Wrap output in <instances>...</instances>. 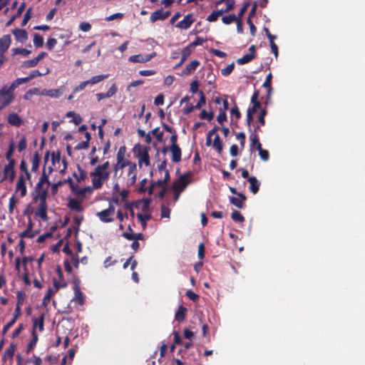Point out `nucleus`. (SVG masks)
I'll use <instances>...</instances> for the list:
<instances>
[{"label": "nucleus", "mask_w": 365, "mask_h": 365, "mask_svg": "<svg viewBox=\"0 0 365 365\" xmlns=\"http://www.w3.org/2000/svg\"><path fill=\"white\" fill-rule=\"evenodd\" d=\"M44 318L45 314H41L38 318L34 319L33 329L32 330L36 331L38 327L40 331H42L44 329Z\"/></svg>", "instance_id": "25"}, {"label": "nucleus", "mask_w": 365, "mask_h": 365, "mask_svg": "<svg viewBox=\"0 0 365 365\" xmlns=\"http://www.w3.org/2000/svg\"><path fill=\"white\" fill-rule=\"evenodd\" d=\"M15 163V160H11L10 162L5 165L3 171L4 176L1 181L6 180H9L10 182L14 181L16 175L14 170Z\"/></svg>", "instance_id": "6"}, {"label": "nucleus", "mask_w": 365, "mask_h": 365, "mask_svg": "<svg viewBox=\"0 0 365 365\" xmlns=\"http://www.w3.org/2000/svg\"><path fill=\"white\" fill-rule=\"evenodd\" d=\"M38 63V60L36 58H34L31 60L25 61L23 63V66L25 68H31V67L36 66Z\"/></svg>", "instance_id": "60"}, {"label": "nucleus", "mask_w": 365, "mask_h": 365, "mask_svg": "<svg viewBox=\"0 0 365 365\" xmlns=\"http://www.w3.org/2000/svg\"><path fill=\"white\" fill-rule=\"evenodd\" d=\"M191 173L187 172L182 174L179 179L173 182V189L175 192H180L185 190L187 185L190 183L188 178L190 177Z\"/></svg>", "instance_id": "4"}, {"label": "nucleus", "mask_w": 365, "mask_h": 365, "mask_svg": "<svg viewBox=\"0 0 365 365\" xmlns=\"http://www.w3.org/2000/svg\"><path fill=\"white\" fill-rule=\"evenodd\" d=\"M78 170L79 172V175H78L76 173H73V177L76 179L77 181L80 182L81 180H84L87 178L86 172L81 168V167L78 165Z\"/></svg>", "instance_id": "39"}, {"label": "nucleus", "mask_w": 365, "mask_h": 365, "mask_svg": "<svg viewBox=\"0 0 365 365\" xmlns=\"http://www.w3.org/2000/svg\"><path fill=\"white\" fill-rule=\"evenodd\" d=\"M41 161V157L38 155V152H36L32 158V167L31 171L36 172L39 168V163Z\"/></svg>", "instance_id": "33"}, {"label": "nucleus", "mask_w": 365, "mask_h": 365, "mask_svg": "<svg viewBox=\"0 0 365 365\" xmlns=\"http://www.w3.org/2000/svg\"><path fill=\"white\" fill-rule=\"evenodd\" d=\"M50 185V182L47 175L43 170V173L37 182L34 191L31 194H38L42 191H46V195H48V185Z\"/></svg>", "instance_id": "5"}, {"label": "nucleus", "mask_w": 365, "mask_h": 365, "mask_svg": "<svg viewBox=\"0 0 365 365\" xmlns=\"http://www.w3.org/2000/svg\"><path fill=\"white\" fill-rule=\"evenodd\" d=\"M248 182H250V187L249 189L251 192H252L254 195L257 193V192L259 190L260 182L255 176H251L248 178Z\"/></svg>", "instance_id": "20"}, {"label": "nucleus", "mask_w": 365, "mask_h": 365, "mask_svg": "<svg viewBox=\"0 0 365 365\" xmlns=\"http://www.w3.org/2000/svg\"><path fill=\"white\" fill-rule=\"evenodd\" d=\"M231 218L233 221L237 222H243L245 219L244 216L237 210H234L231 214Z\"/></svg>", "instance_id": "41"}, {"label": "nucleus", "mask_w": 365, "mask_h": 365, "mask_svg": "<svg viewBox=\"0 0 365 365\" xmlns=\"http://www.w3.org/2000/svg\"><path fill=\"white\" fill-rule=\"evenodd\" d=\"M68 207L72 210L77 212H82L83 210V207L81 205V202L76 200V199H70L68 203Z\"/></svg>", "instance_id": "28"}, {"label": "nucleus", "mask_w": 365, "mask_h": 365, "mask_svg": "<svg viewBox=\"0 0 365 365\" xmlns=\"http://www.w3.org/2000/svg\"><path fill=\"white\" fill-rule=\"evenodd\" d=\"M156 56L155 52H153L150 54H137L130 56L128 58V61L133 63H145L151 60Z\"/></svg>", "instance_id": "9"}, {"label": "nucleus", "mask_w": 365, "mask_h": 365, "mask_svg": "<svg viewBox=\"0 0 365 365\" xmlns=\"http://www.w3.org/2000/svg\"><path fill=\"white\" fill-rule=\"evenodd\" d=\"M191 48L192 47L190 45L182 48L181 51V58L182 59V61H185L186 59L190 56L192 53Z\"/></svg>", "instance_id": "48"}, {"label": "nucleus", "mask_w": 365, "mask_h": 365, "mask_svg": "<svg viewBox=\"0 0 365 365\" xmlns=\"http://www.w3.org/2000/svg\"><path fill=\"white\" fill-rule=\"evenodd\" d=\"M170 14L171 12L170 11H164L163 9L161 8L151 14L150 16V20L153 23L159 20L163 21L166 19L168 16H170Z\"/></svg>", "instance_id": "8"}, {"label": "nucleus", "mask_w": 365, "mask_h": 365, "mask_svg": "<svg viewBox=\"0 0 365 365\" xmlns=\"http://www.w3.org/2000/svg\"><path fill=\"white\" fill-rule=\"evenodd\" d=\"M259 97V91H255L251 98V103L252 106L251 107H249L247 109V113L251 115H254L257 110L259 109L261 107V103L258 101Z\"/></svg>", "instance_id": "13"}, {"label": "nucleus", "mask_w": 365, "mask_h": 365, "mask_svg": "<svg viewBox=\"0 0 365 365\" xmlns=\"http://www.w3.org/2000/svg\"><path fill=\"white\" fill-rule=\"evenodd\" d=\"M187 309L186 307L180 305L175 313V319L176 321L181 322L185 320Z\"/></svg>", "instance_id": "26"}, {"label": "nucleus", "mask_w": 365, "mask_h": 365, "mask_svg": "<svg viewBox=\"0 0 365 365\" xmlns=\"http://www.w3.org/2000/svg\"><path fill=\"white\" fill-rule=\"evenodd\" d=\"M255 58V55L252 53H247L244 55L242 58H240L237 60V63L240 65H243L250 62L252 60Z\"/></svg>", "instance_id": "36"}, {"label": "nucleus", "mask_w": 365, "mask_h": 365, "mask_svg": "<svg viewBox=\"0 0 365 365\" xmlns=\"http://www.w3.org/2000/svg\"><path fill=\"white\" fill-rule=\"evenodd\" d=\"M133 150L138 158V165L140 168L142 167L143 163L146 166L150 165L149 147L141 145L138 143L134 146Z\"/></svg>", "instance_id": "3"}, {"label": "nucleus", "mask_w": 365, "mask_h": 365, "mask_svg": "<svg viewBox=\"0 0 365 365\" xmlns=\"http://www.w3.org/2000/svg\"><path fill=\"white\" fill-rule=\"evenodd\" d=\"M170 150L172 153V160L174 163H179L181 160L182 151L178 146L170 147Z\"/></svg>", "instance_id": "21"}, {"label": "nucleus", "mask_w": 365, "mask_h": 365, "mask_svg": "<svg viewBox=\"0 0 365 365\" xmlns=\"http://www.w3.org/2000/svg\"><path fill=\"white\" fill-rule=\"evenodd\" d=\"M30 81V78L26 76L24 78H18L15 81H14L9 86L14 91L15 89L20 85L23 83H26Z\"/></svg>", "instance_id": "31"}, {"label": "nucleus", "mask_w": 365, "mask_h": 365, "mask_svg": "<svg viewBox=\"0 0 365 365\" xmlns=\"http://www.w3.org/2000/svg\"><path fill=\"white\" fill-rule=\"evenodd\" d=\"M26 138L23 136L18 143V150L19 152L24 150L26 148Z\"/></svg>", "instance_id": "63"}, {"label": "nucleus", "mask_w": 365, "mask_h": 365, "mask_svg": "<svg viewBox=\"0 0 365 365\" xmlns=\"http://www.w3.org/2000/svg\"><path fill=\"white\" fill-rule=\"evenodd\" d=\"M25 294L22 291H18L16 293V307H21L24 304Z\"/></svg>", "instance_id": "54"}, {"label": "nucleus", "mask_w": 365, "mask_h": 365, "mask_svg": "<svg viewBox=\"0 0 365 365\" xmlns=\"http://www.w3.org/2000/svg\"><path fill=\"white\" fill-rule=\"evenodd\" d=\"M222 15V11H213L210 15L207 16L206 20L209 22H214Z\"/></svg>", "instance_id": "46"}, {"label": "nucleus", "mask_w": 365, "mask_h": 365, "mask_svg": "<svg viewBox=\"0 0 365 365\" xmlns=\"http://www.w3.org/2000/svg\"><path fill=\"white\" fill-rule=\"evenodd\" d=\"M32 339L29 341L28 346H27V350L26 352L29 353L31 349H34V347L36 346L37 341H38V334H36V331L34 330H32Z\"/></svg>", "instance_id": "35"}, {"label": "nucleus", "mask_w": 365, "mask_h": 365, "mask_svg": "<svg viewBox=\"0 0 365 365\" xmlns=\"http://www.w3.org/2000/svg\"><path fill=\"white\" fill-rule=\"evenodd\" d=\"M115 212V207L113 205H109L107 209L101 210L97 213L99 220L103 222H111L113 218L111 217Z\"/></svg>", "instance_id": "7"}, {"label": "nucleus", "mask_w": 365, "mask_h": 365, "mask_svg": "<svg viewBox=\"0 0 365 365\" xmlns=\"http://www.w3.org/2000/svg\"><path fill=\"white\" fill-rule=\"evenodd\" d=\"M12 34L17 41L22 43L25 42L28 38V34L24 29H14L12 30Z\"/></svg>", "instance_id": "18"}, {"label": "nucleus", "mask_w": 365, "mask_h": 365, "mask_svg": "<svg viewBox=\"0 0 365 365\" xmlns=\"http://www.w3.org/2000/svg\"><path fill=\"white\" fill-rule=\"evenodd\" d=\"M239 197L231 196L230 197V202L231 204L238 208H242L244 207V202L247 200L246 196L242 193H238Z\"/></svg>", "instance_id": "15"}, {"label": "nucleus", "mask_w": 365, "mask_h": 365, "mask_svg": "<svg viewBox=\"0 0 365 365\" xmlns=\"http://www.w3.org/2000/svg\"><path fill=\"white\" fill-rule=\"evenodd\" d=\"M207 41L206 38H204L200 36H197L195 38V41L190 43L189 45L192 48L197 46L202 45Z\"/></svg>", "instance_id": "59"}, {"label": "nucleus", "mask_w": 365, "mask_h": 365, "mask_svg": "<svg viewBox=\"0 0 365 365\" xmlns=\"http://www.w3.org/2000/svg\"><path fill=\"white\" fill-rule=\"evenodd\" d=\"M212 147L217 150V152L219 154L222 153L223 150V145L218 134H216V135L215 136L212 143Z\"/></svg>", "instance_id": "30"}, {"label": "nucleus", "mask_w": 365, "mask_h": 365, "mask_svg": "<svg viewBox=\"0 0 365 365\" xmlns=\"http://www.w3.org/2000/svg\"><path fill=\"white\" fill-rule=\"evenodd\" d=\"M128 185H134L136 182L137 178V165L135 163L132 162L130 165L128 166Z\"/></svg>", "instance_id": "12"}, {"label": "nucleus", "mask_w": 365, "mask_h": 365, "mask_svg": "<svg viewBox=\"0 0 365 365\" xmlns=\"http://www.w3.org/2000/svg\"><path fill=\"white\" fill-rule=\"evenodd\" d=\"M122 236L124 238H125L126 240H128L138 241V240H144V235L141 232H139V233H130V232H123L122 234Z\"/></svg>", "instance_id": "27"}, {"label": "nucleus", "mask_w": 365, "mask_h": 365, "mask_svg": "<svg viewBox=\"0 0 365 365\" xmlns=\"http://www.w3.org/2000/svg\"><path fill=\"white\" fill-rule=\"evenodd\" d=\"M126 148L125 145L120 146L117 153L116 159L118 161H122L124 159Z\"/></svg>", "instance_id": "58"}, {"label": "nucleus", "mask_w": 365, "mask_h": 365, "mask_svg": "<svg viewBox=\"0 0 365 365\" xmlns=\"http://www.w3.org/2000/svg\"><path fill=\"white\" fill-rule=\"evenodd\" d=\"M54 293H55V291L53 289L49 288L48 289L47 293L44 296L43 301H42V305L43 307L48 306V304L50 303L51 298L52 295L54 294Z\"/></svg>", "instance_id": "37"}, {"label": "nucleus", "mask_w": 365, "mask_h": 365, "mask_svg": "<svg viewBox=\"0 0 365 365\" xmlns=\"http://www.w3.org/2000/svg\"><path fill=\"white\" fill-rule=\"evenodd\" d=\"M109 162L106 161L101 165H98L94 170L91 173L92 185L94 189L101 188L103 182L109 178Z\"/></svg>", "instance_id": "1"}, {"label": "nucleus", "mask_w": 365, "mask_h": 365, "mask_svg": "<svg viewBox=\"0 0 365 365\" xmlns=\"http://www.w3.org/2000/svg\"><path fill=\"white\" fill-rule=\"evenodd\" d=\"M151 133L155 136L158 142H161L163 140V131H160L159 128H155L152 130Z\"/></svg>", "instance_id": "56"}, {"label": "nucleus", "mask_w": 365, "mask_h": 365, "mask_svg": "<svg viewBox=\"0 0 365 365\" xmlns=\"http://www.w3.org/2000/svg\"><path fill=\"white\" fill-rule=\"evenodd\" d=\"M11 43L10 35H4L0 38V57L3 58H7L4 53L9 48Z\"/></svg>", "instance_id": "10"}, {"label": "nucleus", "mask_w": 365, "mask_h": 365, "mask_svg": "<svg viewBox=\"0 0 365 365\" xmlns=\"http://www.w3.org/2000/svg\"><path fill=\"white\" fill-rule=\"evenodd\" d=\"M11 51H12L13 55L21 54L25 56H28L31 52L30 50H28L26 48H13L11 50Z\"/></svg>", "instance_id": "52"}, {"label": "nucleus", "mask_w": 365, "mask_h": 365, "mask_svg": "<svg viewBox=\"0 0 365 365\" xmlns=\"http://www.w3.org/2000/svg\"><path fill=\"white\" fill-rule=\"evenodd\" d=\"M18 202V200L16 198L15 195H13L10 198H9V212L10 214H13L14 212V210L16 207V203Z\"/></svg>", "instance_id": "49"}, {"label": "nucleus", "mask_w": 365, "mask_h": 365, "mask_svg": "<svg viewBox=\"0 0 365 365\" xmlns=\"http://www.w3.org/2000/svg\"><path fill=\"white\" fill-rule=\"evenodd\" d=\"M131 163L132 162L128 160L123 159L122 161L120 162L118 161V160H117V163L114 166V170L115 171H118V170H122L127 166L128 167Z\"/></svg>", "instance_id": "40"}, {"label": "nucleus", "mask_w": 365, "mask_h": 365, "mask_svg": "<svg viewBox=\"0 0 365 365\" xmlns=\"http://www.w3.org/2000/svg\"><path fill=\"white\" fill-rule=\"evenodd\" d=\"M227 118L226 112H225V111H219V114L217 116V122L220 124L222 125L224 123V122L227 121Z\"/></svg>", "instance_id": "62"}, {"label": "nucleus", "mask_w": 365, "mask_h": 365, "mask_svg": "<svg viewBox=\"0 0 365 365\" xmlns=\"http://www.w3.org/2000/svg\"><path fill=\"white\" fill-rule=\"evenodd\" d=\"M34 44L36 48L42 47L43 45V38L38 34H35L34 36Z\"/></svg>", "instance_id": "44"}, {"label": "nucleus", "mask_w": 365, "mask_h": 365, "mask_svg": "<svg viewBox=\"0 0 365 365\" xmlns=\"http://www.w3.org/2000/svg\"><path fill=\"white\" fill-rule=\"evenodd\" d=\"M257 150L259 151V155L262 160L267 161L269 160V153L268 150H264L262 148L261 143H259Z\"/></svg>", "instance_id": "38"}, {"label": "nucleus", "mask_w": 365, "mask_h": 365, "mask_svg": "<svg viewBox=\"0 0 365 365\" xmlns=\"http://www.w3.org/2000/svg\"><path fill=\"white\" fill-rule=\"evenodd\" d=\"M234 68H235V63H234V62H232L230 64H229L227 66H226L225 68L221 69V73L224 76H227L233 71Z\"/></svg>", "instance_id": "51"}, {"label": "nucleus", "mask_w": 365, "mask_h": 365, "mask_svg": "<svg viewBox=\"0 0 365 365\" xmlns=\"http://www.w3.org/2000/svg\"><path fill=\"white\" fill-rule=\"evenodd\" d=\"M194 21L193 15L188 14L184 16L182 20L176 24V27L180 29H187L190 27Z\"/></svg>", "instance_id": "14"}, {"label": "nucleus", "mask_w": 365, "mask_h": 365, "mask_svg": "<svg viewBox=\"0 0 365 365\" xmlns=\"http://www.w3.org/2000/svg\"><path fill=\"white\" fill-rule=\"evenodd\" d=\"M74 294L75 297L73 298V300H76L78 302V303L81 305L84 304V299L83 296V293L80 290V288L78 286H75L74 287Z\"/></svg>", "instance_id": "32"}, {"label": "nucleus", "mask_w": 365, "mask_h": 365, "mask_svg": "<svg viewBox=\"0 0 365 365\" xmlns=\"http://www.w3.org/2000/svg\"><path fill=\"white\" fill-rule=\"evenodd\" d=\"M16 350V345L11 344L8 348H6L4 352V359H12Z\"/></svg>", "instance_id": "29"}, {"label": "nucleus", "mask_w": 365, "mask_h": 365, "mask_svg": "<svg viewBox=\"0 0 365 365\" xmlns=\"http://www.w3.org/2000/svg\"><path fill=\"white\" fill-rule=\"evenodd\" d=\"M20 192V197H24L26 195L27 188L26 185L25 178L23 175H19L15 187V193Z\"/></svg>", "instance_id": "11"}, {"label": "nucleus", "mask_w": 365, "mask_h": 365, "mask_svg": "<svg viewBox=\"0 0 365 365\" xmlns=\"http://www.w3.org/2000/svg\"><path fill=\"white\" fill-rule=\"evenodd\" d=\"M108 77V75H98L93 76L90 80H88L89 84L93 85L96 84L103 80L106 79Z\"/></svg>", "instance_id": "43"}, {"label": "nucleus", "mask_w": 365, "mask_h": 365, "mask_svg": "<svg viewBox=\"0 0 365 365\" xmlns=\"http://www.w3.org/2000/svg\"><path fill=\"white\" fill-rule=\"evenodd\" d=\"M260 130V127L259 125H257L254 132L251 133L250 136V147L251 148H254L255 147H256V149L258 150V145L259 143H260L259 142V136L257 133V131Z\"/></svg>", "instance_id": "22"}, {"label": "nucleus", "mask_w": 365, "mask_h": 365, "mask_svg": "<svg viewBox=\"0 0 365 365\" xmlns=\"http://www.w3.org/2000/svg\"><path fill=\"white\" fill-rule=\"evenodd\" d=\"M65 183H68L71 188L73 187V182L72 179L71 178H68L66 180H59L58 182L53 183L51 185V193L55 195L58 191V187L61 186V185H63Z\"/></svg>", "instance_id": "24"}, {"label": "nucleus", "mask_w": 365, "mask_h": 365, "mask_svg": "<svg viewBox=\"0 0 365 365\" xmlns=\"http://www.w3.org/2000/svg\"><path fill=\"white\" fill-rule=\"evenodd\" d=\"M36 232H33L31 230L26 229L24 231L19 233V236L21 239L23 238H33L36 235Z\"/></svg>", "instance_id": "53"}, {"label": "nucleus", "mask_w": 365, "mask_h": 365, "mask_svg": "<svg viewBox=\"0 0 365 365\" xmlns=\"http://www.w3.org/2000/svg\"><path fill=\"white\" fill-rule=\"evenodd\" d=\"M137 217H138V220L140 222L143 228L145 230L147 226V221L150 220L152 217H151L150 214L143 215L141 213H138L137 215Z\"/></svg>", "instance_id": "34"}, {"label": "nucleus", "mask_w": 365, "mask_h": 365, "mask_svg": "<svg viewBox=\"0 0 365 365\" xmlns=\"http://www.w3.org/2000/svg\"><path fill=\"white\" fill-rule=\"evenodd\" d=\"M200 65L198 60H193L190 62L186 67L182 71V75L187 76L194 72Z\"/></svg>", "instance_id": "19"}, {"label": "nucleus", "mask_w": 365, "mask_h": 365, "mask_svg": "<svg viewBox=\"0 0 365 365\" xmlns=\"http://www.w3.org/2000/svg\"><path fill=\"white\" fill-rule=\"evenodd\" d=\"M185 295L194 302H197L200 299V296L191 289L187 290Z\"/></svg>", "instance_id": "57"}, {"label": "nucleus", "mask_w": 365, "mask_h": 365, "mask_svg": "<svg viewBox=\"0 0 365 365\" xmlns=\"http://www.w3.org/2000/svg\"><path fill=\"white\" fill-rule=\"evenodd\" d=\"M250 3L249 1H245L242 8L240 9V11L238 12L237 15H236L237 16V19H241L242 20V16H244V14H245V12L247 11L248 7L250 6Z\"/></svg>", "instance_id": "47"}, {"label": "nucleus", "mask_w": 365, "mask_h": 365, "mask_svg": "<svg viewBox=\"0 0 365 365\" xmlns=\"http://www.w3.org/2000/svg\"><path fill=\"white\" fill-rule=\"evenodd\" d=\"M14 149H15L14 143L13 142H11L9 144V149L6 153V158L9 161V163L10 162L11 160H14L12 158V155L14 152Z\"/></svg>", "instance_id": "50"}, {"label": "nucleus", "mask_w": 365, "mask_h": 365, "mask_svg": "<svg viewBox=\"0 0 365 365\" xmlns=\"http://www.w3.org/2000/svg\"><path fill=\"white\" fill-rule=\"evenodd\" d=\"M7 121L8 123L16 127L21 126L24 123L23 120L16 113H9L7 117Z\"/></svg>", "instance_id": "17"}, {"label": "nucleus", "mask_w": 365, "mask_h": 365, "mask_svg": "<svg viewBox=\"0 0 365 365\" xmlns=\"http://www.w3.org/2000/svg\"><path fill=\"white\" fill-rule=\"evenodd\" d=\"M237 21V16L235 14H232L228 16H224L222 18V21L223 24L228 25Z\"/></svg>", "instance_id": "42"}, {"label": "nucleus", "mask_w": 365, "mask_h": 365, "mask_svg": "<svg viewBox=\"0 0 365 365\" xmlns=\"http://www.w3.org/2000/svg\"><path fill=\"white\" fill-rule=\"evenodd\" d=\"M199 94H200V99L197 101V103H196V105L195 106L196 109H200L202 107V106L205 104V103H206V97H205L204 93L202 91H200Z\"/></svg>", "instance_id": "55"}, {"label": "nucleus", "mask_w": 365, "mask_h": 365, "mask_svg": "<svg viewBox=\"0 0 365 365\" xmlns=\"http://www.w3.org/2000/svg\"><path fill=\"white\" fill-rule=\"evenodd\" d=\"M272 75L271 73H268L266 79L262 85L263 87L267 88V101H268L272 95Z\"/></svg>", "instance_id": "23"}, {"label": "nucleus", "mask_w": 365, "mask_h": 365, "mask_svg": "<svg viewBox=\"0 0 365 365\" xmlns=\"http://www.w3.org/2000/svg\"><path fill=\"white\" fill-rule=\"evenodd\" d=\"M31 11L32 9L30 7L27 9L26 12L25 13L23 21L21 22L22 26H24L31 18Z\"/></svg>", "instance_id": "61"}, {"label": "nucleus", "mask_w": 365, "mask_h": 365, "mask_svg": "<svg viewBox=\"0 0 365 365\" xmlns=\"http://www.w3.org/2000/svg\"><path fill=\"white\" fill-rule=\"evenodd\" d=\"M200 119H207L208 121H211L214 118V113L210 111L207 112L205 110H202L200 113Z\"/></svg>", "instance_id": "45"}, {"label": "nucleus", "mask_w": 365, "mask_h": 365, "mask_svg": "<svg viewBox=\"0 0 365 365\" xmlns=\"http://www.w3.org/2000/svg\"><path fill=\"white\" fill-rule=\"evenodd\" d=\"M32 200L31 203H37L39 202L38 207L35 212V215L39 217L43 221H46L48 220L47 215V202L46 200L48 197V195H46V191H42L38 194H31Z\"/></svg>", "instance_id": "2"}, {"label": "nucleus", "mask_w": 365, "mask_h": 365, "mask_svg": "<svg viewBox=\"0 0 365 365\" xmlns=\"http://www.w3.org/2000/svg\"><path fill=\"white\" fill-rule=\"evenodd\" d=\"M63 93V88H60L57 89H43L41 92V95L49 96L51 98H58Z\"/></svg>", "instance_id": "16"}, {"label": "nucleus", "mask_w": 365, "mask_h": 365, "mask_svg": "<svg viewBox=\"0 0 365 365\" xmlns=\"http://www.w3.org/2000/svg\"><path fill=\"white\" fill-rule=\"evenodd\" d=\"M230 114L232 116H235L237 120H239L241 118V113L237 106L231 108Z\"/></svg>", "instance_id": "64"}]
</instances>
